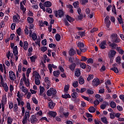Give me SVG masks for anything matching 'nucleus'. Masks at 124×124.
<instances>
[{"label": "nucleus", "instance_id": "28", "mask_svg": "<svg viewBox=\"0 0 124 124\" xmlns=\"http://www.w3.org/2000/svg\"><path fill=\"white\" fill-rule=\"evenodd\" d=\"M78 82L80 85H83L84 84V83H85V79H84V78H83V77H80L79 78Z\"/></svg>", "mask_w": 124, "mask_h": 124}, {"label": "nucleus", "instance_id": "59", "mask_svg": "<svg viewBox=\"0 0 124 124\" xmlns=\"http://www.w3.org/2000/svg\"><path fill=\"white\" fill-rule=\"evenodd\" d=\"M39 5L40 8H41V9H43V11H44V12H45V7L43 5V4H42V3H40Z\"/></svg>", "mask_w": 124, "mask_h": 124}, {"label": "nucleus", "instance_id": "42", "mask_svg": "<svg viewBox=\"0 0 124 124\" xmlns=\"http://www.w3.org/2000/svg\"><path fill=\"white\" fill-rule=\"evenodd\" d=\"M68 116H69V113L68 112H65L61 117H65V118L67 119V118H68Z\"/></svg>", "mask_w": 124, "mask_h": 124}, {"label": "nucleus", "instance_id": "37", "mask_svg": "<svg viewBox=\"0 0 124 124\" xmlns=\"http://www.w3.org/2000/svg\"><path fill=\"white\" fill-rule=\"evenodd\" d=\"M47 46H43L40 47V50L41 52H43V53L46 52L47 50Z\"/></svg>", "mask_w": 124, "mask_h": 124}, {"label": "nucleus", "instance_id": "58", "mask_svg": "<svg viewBox=\"0 0 124 124\" xmlns=\"http://www.w3.org/2000/svg\"><path fill=\"white\" fill-rule=\"evenodd\" d=\"M41 43L43 46H46L47 45V40L46 39L43 40Z\"/></svg>", "mask_w": 124, "mask_h": 124}, {"label": "nucleus", "instance_id": "48", "mask_svg": "<svg viewBox=\"0 0 124 124\" xmlns=\"http://www.w3.org/2000/svg\"><path fill=\"white\" fill-rule=\"evenodd\" d=\"M111 70H112V71H114L115 73H119V70L118 69V68L114 67L113 68H110Z\"/></svg>", "mask_w": 124, "mask_h": 124}, {"label": "nucleus", "instance_id": "13", "mask_svg": "<svg viewBox=\"0 0 124 124\" xmlns=\"http://www.w3.org/2000/svg\"><path fill=\"white\" fill-rule=\"evenodd\" d=\"M116 53L117 52H116V51L114 50H110L108 53V58H110V59H112V58H114Z\"/></svg>", "mask_w": 124, "mask_h": 124}, {"label": "nucleus", "instance_id": "43", "mask_svg": "<svg viewBox=\"0 0 124 124\" xmlns=\"http://www.w3.org/2000/svg\"><path fill=\"white\" fill-rule=\"evenodd\" d=\"M71 96L73 98H77L78 97V93L77 92L73 93L71 94Z\"/></svg>", "mask_w": 124, "mask_h": 124}, {"label": "nucleus", "instance_id": "3", "mask_svg": "<svg viewBox=\"0 0 124 124\" xmlns=\"http://www.w3.org/2000/svg\"><path fill=\"white\" fill-rule=\"evenodd\" d=\"M110 39L112 42L115 43H120V38L118 37V34L117 33H112L110 35Z\"/></svg>", "mask_w": 124, "mask_h": 124}, {"label": "nucleus", "instance_id": "40", "mask_svg": "<svg viewBox=\"0 0 124 124\" xmlns=\"http://www.w3.org/2000/svg\"><path fill=\"white\" fill-rule=\"evenodd\" d=\"M27 21L29 24H32V23H33V18L28 17L27 18Z\"/></svg>", "mask_w": 124, "mask_h": 124}, {"label": "nucleus", "instance_id": "7", "mask_svg": "<svg viewBox=\"0 0 124 124\" xmlns=\"http://www.w3.org/2000/svg\"><path fill=\"white\" fill-rule=\"evenodd\" d=\"M13 53L15 56L16 61L17 62L18 61V55L19 53L18 52V46H16L13 49Z\"/></svg>", "mask_w": 124, "mask_h": 124}, {"label": "nucleus", "instance_id": "56", "mask_svg": "<svg viewBox=\"0 0 124 124\" xmlns=\"http://www.w3.org/2000/svg\"><path fill=\"white\" fill-rule=\"evenodd\" d=\"M56 40L57 41H60L61 40V35L59 34H56L55 36Z\"/></svg>", "mask_w": 124, "mask_h": 124}, {"label": "nucleus", "instance_id": "31", "mask_svg": "<svg viewBox=\"0 0 124 124\" xmlns=\"http://www.w3.org/2000/svg\"><path fill=\"white\" fill-rule=\"evenodd\" d=\"M96 98H97V99H99V101L100 102H102L103 101V98L101 97V96L98 94H96L95 96Z\"/></svg>", "mask_w": 124, "mask_h": 124}, {"label": "nucleus", "instance_id": "60", "mask_svg": "<svg viewBox=\"0 0 124 124\" xmlns=\"http://www.w3.org/2000/svg\"><path fill=\"white\" fill-rule=\"evenodd\" d=\"M59 112H60V113L61 114L60 116H61L65 112V111L64 110V108H61Z\"/></svg>", "mask_w": 124, "mask_h": 124}, {"label": "nucleus", "instance_id": "36", "mask_svg": "<svg viewBox=\"0 0 124 124\" xmlns=\"http://www.w3.org/2000/svg\"><path fill=\"white\" fill-rule=\"evenodd\" d=\"M49 115L53 117V118H55L56 116H57V112L55 111H50L49 112Z\"/></svg>", "mask_w": 124, "mask_h": 124}, {"label": "nucleus", "instance_id": "45", "mask_svg": "<svg viewBox=\"0 0 124 124\" xmlns=\"http://www.w3.org/2000/svg\"><path fill=\"white\" fill-rule=\"evenodd\" d=\"M86 63H88L89 64H92V63H93V59L92 58H89L87 59Z\"/></svg>", "mask_w": 124, "mask_h": 124}, {"label": "nucleus", "instance_id": "55", "mask_svg": "<svg viewBox=\"0 0 124 124\" xmlns=\"http://www.w3.org/2000/svg\"><path fill=\"white\" fill-rule=\"evenodd\" d=\"M78 46L79 47V48H83V47H84V43H81V42H79L78 43Z\"/></svg>", "mask_w": 124, "mask_h": 124}, {"label": "nucleus", "instance_id": "38", "mask_svg": "<svg viewBox=\"0 0 124 124\" xmlns=\"http://www.w3.org/2000/svg\"><path fill=\"white\" fill-rule=\"evenodd\" d=\"M76 66V64L75 63H73L71 65L69 66V68L72 71H73L74 69H75V67Z\"/></svg>", "mask_w": 124, "mask_h": 124}, {"label": "nucleus", "instance_id": "49", "mask_svg": "<svg viewBox=\"0 0 124 124\" xmlns=\"http://www.w3.org/2000/svg\"><path fill=\"white\" fill-rule=\"evenodd\" d=\"M7 86V84L6 83H4V82L3 81H0V87H2L3 88H5Z\"/></svg>", "mask_w": 124, "mask_h": 124}, {"label": "nucleus", "instance_id": "12", "mask_svg": "<svg viewBox=\"0 0 124 124\" xmlns=\"http://www.w3.org/2000/svg\"><path fill=\"white\" fill-rule=\"evenodd\" d=\"M9 73L10 80L14 81L15 79H16V75H15V73L12 71H10Z\"/></svg>", "mask_w": 124, "mask_h": 124}, {"label": "nucleus", "instance_id": "47", "mask_svg": "<svg viewBox=\"0 0 124 124\" xmlns=\"http://www.w3.org/2000/svg\"><path fill=\"white\" fill-rule=\"evenodd\" d=\"M60 71H54L53 72V75L55 77H59V75H60Z\"/></svg>", "mask_w": 124, "mask_h": 124}, {"label": "nucleus", "instance_id": "34", "mask_svg": "<svg viewBox=\"0 0 124 124\" xmlns=\"http://www.w3.org/2000/svg\"><path fill=\"white\" fill-rule=\"evenodd\" d=\"M78 85H79V83H78V81L77 80L74 81L72 83V86L73 87H74V88L78 87Z\"/></svg>", "mask_w": 124, "mask_h": 124}, {"label": "nucleus", "instance_id": "4", "mask_svg": "<svg viewBox=\"0 0 124 124\" xmlns=\"http://www.w3.org/2000/svg\"><path fill=\"white\" fill-rule=\"evenodd\" d=\"M57 93V90L53 88H50L46 92L47 96H55Z\"/></svg>", "mask_w": 124, "mask_h": 124}, {"label": "nucleus", "instance_id": "25", "mask_svg": "<svg viewBox=\"0 0 124 124\" xmlns=\"http://www.w3.org/2000/svg\"><path fill=\"white\" fill-rule=\"evenodd\" d=\"M45 92V88L43 86L40 87V95H43V93Z\"/></svg>", "mask_w": 124, "mask_h": 124}, {"label": "nucleus", "instance_id": "16", "mask_svg": "<svg viewBox=\"0 0 124 124\" xmlns=\"http://www.w3.org/2000/svg\"><path fill=\"white\" fill-rule=\"evenodd\" d=\"M107 41L106 40H104L100 43L99 47L101 49H105L106 48V46H107Z\"/></svg>", "mask_w": 124, "mask_h": 124}, {"label": "nucleus", "instance_id": "44", "mask_svg": "<svg viewBox=\"0 0 124 124\" xmlns=\"http://www.w3.org/2000/svg\"><path fill=\"white\" fill-rule=\"evenodd\" d=\"M40 68V69H44V70H46V69H47V68H46V66H45V64L43 62L41 63Z\"/></svg>", "mask_w": 124, "mask_h": 124}, {"label": "nucleus", "instance_id": "39", "mask_svg": "<svg viewBox=\"0 0 124 124\" xmlns=\"http://www.w3.org/2000/svg\"><path fill=\"white\" fill-rule=\"evenodd\" d=\"M13 122V119L11 117H8L7 118V124H12V122Z\"/></svg>", "mask_w": 124, "mask_h": 124}, {"label": "nucleus", "instance_id": "18", "mask_svg": "<svg viewBox=\"0 0 124 124\" xmlns=\"http://www.w3.org/2000/svg\"><path fill=\"white\" fill-rule=\"evenodd\" d=\"M16 100L17 101V105L18 106H21L23 107L24 105H25V102L24 101H21L20 99L16 98Z\"/></svg>", "mask_w": 124, "mask_h": 124}, {"label": "nucleus", "instance_id": "46", "mask_svg": "<svg viewBox=\"0 0 124 124\" xmlns=\"http://www.w3.org/2000/svg\"><path fill=\"white\" fill-rule=\"evenodd\" d=\"M79 64H80V67H81V68H82V69H85V68L87 67V64H86V63H85L81 62Z\"/></svg>", "mask_w": 124, "mask_h": 124}, {"label": "nucleus", "instance_id": "35", "mask_svg": "<svg viewBox=\"0 0 124 124\" xmlns=\"http://www.w3.org/2000/svg\"><path fill=\"white\" fill-rule=\"evenodd\" d=\"M96 109L95 108L93 107H90L89 108V111L90 112V113H94L95 112Z\"/></svg>", "mask_w": 124, "mask_h": 124}, {"label": "nucleus", "instance_id": "63", "mask_svg": "<svg viewBox=\"0 0 124 124\" xmlns=\"http://www.w3.org/2000/svg\"><path fill=\"white\" fill-rule=\"evenodd\" d=\"M46 12H47V13H49V14H51L52 13V9L50 8H47L46 9Z\"/></svg>", "mask_w": 124, "mask_h": 124}, {"label": "nucleus", "instance_id": "20", "mask_svg": "<svg viewBox=\"0 0 124 124\" xmlns=\"http://www.w3.org/2000/svg\"><path fill=\"white\" fill-rule=\"evenodd\" d=\"M69 56H74L76 54V51L73 48H71L68 52Z\"/></svg>", "mask_w": 124, "mask_h": 124}, {"label": "nucleus", "instance_id": "21", "mask_svg": "<svg viewBox=\"0 0 124 124\" xmlns=\"http://www.w3.org/2000/svg\"><path fill=\"white\" fill-rule=\"evenodd\" d=\"M56 106V103L53 102V101H51L48 103V107L50 109H54V107Z\"/></svg>", "mask_w": 124, "mask_h": 124}, {"label": "nucleus", "instance_id": "2", "mask_svg": "<svg viewBox=\"0 0 124 124\" xmlns=\"http://www.w3.org/2000/svg\"><path fill=\"white\" fill-rule=\"evenodd\" d=\"M32 76L33 77L35 78V84H36L37 86L40 85V80H41V77H40L39 73H38V72H37L36 71H35L33 72Z\"/></svg>", "mask_w": 124, "mask_h": 124}, {"label": "nucleus", "instance_id": "62", "mask_svg": "<svg viewBox=\"0 0 124 124\" xmlns=\"http://www.w3.org/2000/svg\"><path fill=\"white\" fill-rule=\"evenodd\" d=\"M88 60V58L85 56H82L81 58V62H86Z\"/></svg>", "mask_w": 124, "mask_h": 124}, {"label": "nucleus", "instance_id": "10", "mask_svg": "<svg viewBox=\"0 0 124 124\" xmlns=\"http://www.w3.org/2000/svg\"><path fill=\"white\" fill-rule=\"evenodd\" d=\"M45 82L46 83L45 87L47 90L50 88V86L51 85V82L50 81V80L49 79V78L48 77H46L45 78Z\"/></svg>", "mask_w": 124, "mask_h": 124}, {"label": "nucleus", "instance_id": "8", "mask_svg": "<svg viewBox=\"0 0 124 124\" xmlns=\"http://www.w3.org/2000/svg\"><path fill=\"white\" fill-rule=\"evenodd\" d=\"M13 111L16 114V115H19L20 114L21 110L19 109L18 107V104L17 103H15L14 105Z\"/></svg>", "mask_w": 124, "mask_h": 124}, {"label": "nucleus", "instance_id": "33", "mask_svg": "<svg viewBox=\"0 0 124 124\" xmlns=\"http://www.w3.org/2000/svg\"><path fill=\"white\" fill-rule=\"evenodd\" d=\"M62 97L66 99L67 98H71V96L69 94H62Z\"/></svg>", "mask_w": 124, "mask_h": 124}, {"label": "nucleus", "instance_id": "26", "mask_svg": "<svg viewBox=\"0 0 124 124\" xmlns=\"http://www.w3.org/2000/svg\"><path fill=\"white\" fill-rule=\"evenodd\" d=\"M107 105H108V103L107 102L104 101L103 104H102L100 106L101 109H105Z\"/></svg>", "mask_w": 124, "mask_h": 124}, {"label": "nucleus", "instance_id": "41", "mask_svg": "<svg viewBox=\"0 0 124 124\" xmlns=\"http://www.w3.org/2000/svg\"><path fill=\"white\" fill-rule=\"evenodd\" d=\"M101 121L104 123V124H108V121H107V118L106 117H102L101 118Z\"/></svg>", "mask_w": 124, "mask_h": 124}, {"label": "nucleus", "instance_id": "29", "mask_svg": "<svg viewBox=\"0 0 124 124\" xmlns=\"http://www.w3.org/2000/svg\"><path fill=\"white\" fill-rule=\"evenodd\" d=\"M30 37H32V39L34 40V41H35L36 39H37V35H36V33L33 32L31 36H30Z\"/></svg>", "mask_w": 124, "mask_h": 124}, {"label": "nucleus", "instance_id": "6", "mask_svg": "<svg viewBox=\"0 0 124 124\" xmlns=\"http://www.w3.org/2000/svg\"><path fill=\"white\" fill-rule=\"evenodd\" d=\"M6 95H3L2 97L1 100V107H2V112H4V110H5V102H6Z\"/></svg>", "mask_w": 124, "mask_h": 124}, {"label": "nucleus", "instance_id": "54", "mask_svg": "<svg viewBox=\"0 0 124 124\" xmlns=\"http://www.w3.org/2000/svg\"><path fill=\"white\" fill-rule=\"evenodd\" d=\"M118 21L120 24L124 23V21H123V19L122 18V16H119V17H118Z\"/></svg>", "mask_w": 124, "mask_h": 124}, {"label": "nucleus", "instance_id": "19", "mask_svg": "<svg viewBox=\"0 0 124 124\" xmlns=\"http://www.w3.org/2000/svg\"><path fill=\"white\" fill-rule=\"evenodd\" d=\"M22 48H23L24 50L27 51V50H28L29 48V43H28L27 41H25L23 43V46Z\"/></svg>", "mask_w": 124, "mask_h": 124}, {"label": "nucleus", "instance_id": "14", "mask_svg": "<svg viewBox=\"0 0 124 124\" xmlns=\"http://www.w3.org/2000/svg\"><path fill=\"white\" fill-rule=\"evenodd\" d=\"M38 122V120L36 117H35V115H32L31 117V124H36V123H37Z\"/></svg>", "mask_w": 124, "mask_h": 124}, {"label": "nucleus", "instance_id": "30", "mask_svg": "<svg viewBox=\"0 0 124 124\" xmlns=\"http://www.w3.org/2000/svg\"><path fill=\"white\" fill-rule=\"evenodd\" d=\"M116 50L121 55H123V54L124 53V50H123L121 47H117L116 48Z\"/></svg>", "mask_w": 124, "mask_h": 124}, {"label": "nucleus", "instance_id": "11", "mask_svg": "<svg viewBox=\"0 0 124 124\" xmlns=\"http://www.w3.org/2000/svg\"><path fill=\"white\" fill-rule=\"evenodd\" d=\"M55 14L56 17H58L59 16V17L61 18L63 16V11L62 10H59L55 11Z\"/></svg>", "mask_w": 124, "mask_h": 124}, {"label": "nucleus", "instance_id": "50", "mask_svg": "<svg viewBox=\"0 0 124 124\" xmlns=\"http://www.w3.org/2000/svg\"><path fill=\"white\" fill-rule=\"evenodd\" d=\"M36 59V56L35 55L31 57H30L31 62H35Z\"/></svg>", "mask_w": 124, "mask_h": 124}, {"label": "nucleus", "instance_id": "9", "mask_svg": "<svg viewBox=\"0 0 124 124\" xmlns=\"http://www.w3.org/2000/svg\"><path fill=\"white\" fill-rule=\"evenodd\" d=\"M109 19H110V17L108 16H107L105 18V24L108 29L110 27V26H111V21H110Z\"/></svg>", "mask_w": 124, "mask_h": 124}, {"label": "nucleus", "instance_id": "22", "mask_svg": "<svg viewBox=\"0 0 124 124\" xmlns=\"http://www.w3.org/2000/svg\"><path fill=\"white\" fill-rule=\"evenodd\" d=\"M20 10H22L23 13H25V12H26V11L27 10V9H26V8L24 6V5H23V3L22 2H20Z\"/></svg>", "mask_w": 124, "mask_h": 124}, {"label": "nucleus", "instance_id": "64", "mask_svg": "<svg viewBox=\"0 0 124 124\" xmlns=\"http://www.w3.org/2000/svg\"><path fill=\"white\" fill-rule=\"evenodd\" d=\"M21 28L19 27L16 30V32H17L18 35H21Z\"/></svg>", "mask_w": 124, "mask_h": 124}, {"label": "nucleus", "instance_id": "61", "mask_svg": "<svg viewBox=\"0 0 124 124\" xmlns=\"http://www.w3.org/2000/svg\"><path fill=\"white\" fill-rule=\"evenodd\" d=\"M110 118L112 119H114L115 117V113L114 112H112L109 114Z\"/></svg>", "mask_w": 124, "mask_h": 124}, {"label": "nucleus", "instance_id": "24", "mask_svg": "<svg viewBox=\"0 0 124 124\" xmlns=\"http://www.w3.org/2000/svg\"><path fill=\"white\" fill-rule=\"evenodd\" d=\"M66 18L67 20V21H68V22H69V23H72V22H74V18L71 17V16L67 15L66 16Z\"/></svg>", "mask_w": 124, "mask_h": 124}, {"label": "nucleus", "instance_id": "1", "mask_svg": "<svg viewBox=\"0 0 124 124\" xmlns=\"http://www.w3.org/2000/svg\"><path fill=\"white\" fill-rule=\"evenodd\" d=\"M18 69L16 70V76L17 78H19L20 77V74L22 72H26V73H23L22 75V78H21L20 80V83L18 87L19 88L20 90L22 92V93H28V88H27L26 87L24 86V83L27 87V88H29L30 87L31 82H30V74H31V68H27L25 66H22V63L18 64Z\"/></svg>", "mask_w": 124, "mask_h": 124}, {"label": "nucleus", "instance_id": "17", "mask_svg": "<svg viewBox=\"0 0 124 124\" xmlns=\"http://www.w3.org/2000/svg\"><path fill=\"white\" fill-rule=\"evenodd\" d=\"M20 17L19 15H17L13 16V22L14 23H16L18 24L20 22Z\"/></svg>", "mask_w": 124, "mask_h": 124}, {"label": "nucleus", "instance_id": "57", "mask_svg": "<svg viewBox=\"0 0 124 124\" xmlns=\"http://www.w3.org/2000/svg\"><path fill=\"white\" fill-rule=\"evenodd\" d=\"M78 34L81 36V37H83V36H85V35H86V33L85 31H79L78 32Z\"/></svg>", "mask_w": 124, "mask_h": 124}, {"label": "nucleus", "instance_id": "52", "mask_svg": "<svg viewBox=\"0 0 124 124\" xmlns=\"http://www.w3.org/2000/svg\"><path fill=\"white\" fill-rule=\"evenodd\" d=\"M110 106L111 108H116V103L114 101H111L110 103Z\"/></svg>", "mask_w": 124, "mask_h": 124}, {"label": "nucleus", "instance_id": "15", "mask_svg": "<svg viewBox=\"0 0 124 124\" xmlns=\"http://www.w3.org/2000/svg\"><path fill=\"white\" fill-rule=\"evenodd\" d=\"M100 83V81H99V79L98 78L93 79L92 81L93 85L94 87H96L97 86H98Z\"/></svg>", "mask_w": 124, "mask_h": 124}, {"label": "nucleus", "instance_id": "27", "mask_svg": "<svg viewBox=\"0 0 124 124\" xmlns=\"http://www.w3.org/2000/svg\"><path fill=\"white\" fill-rule=\"evenodd\" d=\"M69 109L70 110H72L73 112L76 111V110H77V108H76L75 106L73 105H69Z\"/></svg>", "mask_w": 124, "mask_h": 124}, {"label": "nucleus", "instance_id": "5", "mask_svg": "<svg viewBox=\"0 0 124 124\" xmlns=\"http://www.w3.org/2000/svg\"><path fill=\"white\" fill-rule=\"evenodd\" d=\"M29 118H30V112L26 111L22 119V124H28V119Z\"/></svg>", "mask_w": 124, "mask_h": 124}, {"label": "nucleus", "instance_id": "23", "mask_svg": "<svg viewBox=\"0 0 124 124\" xmlns=\"http://www.w3.org/2000/svg\"><path fill=\"white\" fill-rule=\"evenodd\" d=\"M52 3L49 1H47L44 3V6L45 7H51Z\"/></svg>", "mask_w": 124, "mask_h": 124}, {"label": "nucleus", "instance_id": "53", "mask_svg": "<svg viewBox=\"0 0 124 124\" xmlns=\"http://www.w3.org/2000/svg\"><path fill=\"white\" fill-rule=\"evenodd\" d=\"M73 5L75 8H78L79 7V1H77L73 3Z\"/></svg>", "mask_w": 124, "mask_h": 124}, {"label": "nucleus", "instance_id": "32", "mask_svg": "<svg viewBox=\"0 0 124 124\" xmlns=\"http://www.w3.org/2000/svg\"><path fill=\"white\" fill-rule=\"evenodd\" d=\"M75 75L77 77H79L81 75V72L80 71V69H77L75 71Z\"/></svg>", "mask_w": 124, "mask_h": 124}, {"label": "nucleus", "instance_id": "51", "mask_svg": "<svg viewBox=\"0 0 124 124\" xmlns=\"http://www.w3.org/2000/svg\"><path fill=\"white\" fill-rule=\"evenodd\" d=\"M68 90H69V85H65L64 88V93H67Z\"/></svg>", "mask_w": 124, "mask_h": 124}]
</instances>
